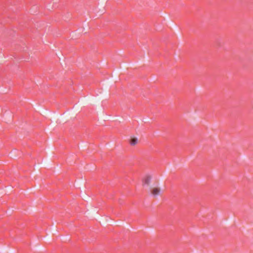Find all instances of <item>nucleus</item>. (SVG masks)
Returning a JSON list of instances; mask_svg holds the SVG:
<instances>
[{"label":"nucleus","instance_id":"nucleus-2","mask_svg":"<svg viewBox=\"0 0 253 253\" xmlns=\"http://www.w3.org/2000/svg\"><path fill=\"white\" fill-rule=\"evenodd\" d=\"M160 189L159 188H154L152 190V194L153 196H156L160 193Z\"/></svg>","mask_w":253,"mask_h":253},{"label":"nucleus","instance_id":"nucleus-3","mask_svg":"<svg viewBox=\"0 0 253 253\" xmlns=\"http://www.w3.org/2000/svg\"><path fill=\"white\" fill-rule=\"evenodd\" d=\"M137 142V140L136 138H132L130 140V144L132 145H135Z\"/></svg>","mask_w":253,"mask_h":253},{"label":"nucleus","instance_id":"nucleus-1","mask_svg":"<svg viewBox=\"0 0 253 253\" xmlns=\"http://www.w3.org/2000/svg\"><path fill=\"white\" fill-rule=\"evenodd\" d=\"M151 176L149 175L144 176L142 180L143 185H147L149 184L151 180Z\"/></svg>","mask_w":253,"mask_h":253}]
</instances>
